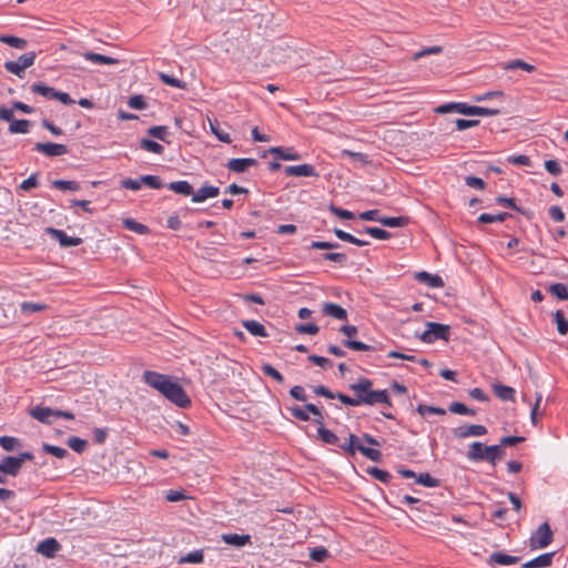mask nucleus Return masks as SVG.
Segmentation results:
<instances>
[{
	"instance_id": "nucleus-20",
	"label": "nucleus",
	"mask_w": 568,
	"mask_h": 568,
	"mask_svg": "<svg viewBox=\"0 0 568 568\" xmlns=\"http://www.w3.org/2000/svg\"><path fill=\"white\" fill-rule=\"evenodd\" d=\"M322 311L326 316H331L336 320L346 321L347 320V312L345 308H343L341 305L326 302L322 306Z\"/></svg>"
},
{
	"instance_id": "nucleus-33",
	"label": "nucleus",
	"mask_w": 568,
	"mask_h": 568,
	"mask_svg": "<svg viewBox=\"0 0 568 568\" xmlns=\"http://www.w3.org/2000/svg\"><path fill=\"white\" fill-rule=\"evenodd\" d=\"M29 129H30V121L29 120H24V119H21V120H11L10 121V125H9V132L12 133V134H18V133H28L29 132Z\"/></svg>"
},
{
	"instance_id": "nucleus-59",
	"label": "nucleus",
	"mask_w": 568,
	"mask_h": 568,
	"mask_svg": "<svg viewBox=\"0 0 568 568\" xmlns=\"http://www.w3.org/2000/svg\"><path fill=\"white\" fill-rule=\"evenodd\" d=\"M305 409L308 413H311L312 415H314V423L320 425V427L324 426L323 413L321 412V409L316 405H314V404H306L305 405Z\"/></svg>"
},
{
	"instance_id": "nucleus-17",
	"label": "nucleus",
	"mask_w": 568,
	"mask_h": 568,
	"mask_svg": "<svg viewBox=\"0 0 568 568\" xmlns=\"http://www.w3.org/2000/svg\"><path fill=\"white\" fill-rule=\"evenodd\" d=\"M268 152L277 160L297 161L301 159V154L293 148L272 146Z\"/></svg>"
},
{
	"instance_id": "nucleus-5",
	"label": "nucleus",
	"mask_w": 568,
	"mask_h": 568,
	"mask_svg": "<svg viewBox=\"0 0 568 568\" xmlns=\"http://www.w3.org/2000/svg\"><path fill=\"white\" fill-rule=\"evenodd\" d=\"M143 381L149 386L156 389L159 393L163 395V393L165 392L170 383L173 381V378L169 375H164L158 372L145 371L143 373Z\"/></svg>"
},
{
	"instance_id": "nucleus-8",
	"label": "nucleus",
	"mask_w": 568,
	"mask_h": 568,
	"mask_svg": "<svg viewBox=\"0 0 568 568\" xmlns=\"http://www.w3.org/2000/svg\"><path fill=\"white\" fill-rule=\"evenodd\" d=\"M33 150L47 156H61L69 152V149L65 144H59L53 142H38L34 144Z\"/></svg>"
},
{
	"instance_id": "nucleus-43",
	"label": "nucleus",
	"mask_w": 568,
	"mask_h": 568,
	"mask_svg": "<svg viewBox=\"0 0 568 568\" xmlns=\"http://www.w3.org/2000/svg\"><path fill=\"white\" fill-rule=\"evenodd\" d=\"M67 445L75 453L81 454L85 450V448L88 446V442L80 437L71 436L68 438Z\"/></svg>"
},
{
	"instance_id": "nucleus-10",
	"label": "nucleus",
	"mask_w": 568,
	"mask_h": 568,
	"mask_svg": "<svg viewBox=\"0 0 568 568\" xmlns=\"http://www.w3.org/2000/svg\"><path fill=\"white\" fill-rule=\"evenodd\" d=\"M486 434L487 428L484 425H463L453 429V435L458 439L470 436H484Z\"/></svg>"
},
{
	"instance_id": "nucleus-49",
	"label": "nucleus",
	"mask_w": 568,
	"mask_h": 568,
	"mask_svg": "<svg viewBox=\"0 0 568 568\" xmlns=\"http://www.w3.org/2000/svg\"><path fill=\"white\" fill-rule=\"evenodd\" d=\"M549 292L559 300L568 301V290L564 283H555L549 286Z\"/></svg>"
},
{
	"instance_id": "nucleus-18",
	"label": "nucleus",
	"mask_w": 568,
	"mask_h": 568,
	"mask_svg": "<svg viewBox=\"0 0 568 568\" xmlns=\"http://www.w3.org/2000/svg\"><path fill=\"white\" fill-rule=\"evenodd\" d=\"M415 278L423 284L433 288H440L444 286L443 278L437 274H430L426 271L417 272Z\"/></svg>"
},
{
	"instance_id": "nucleus-57",
	"label": "nucleus",
	"mask_w": 568,
	"mask_h": 568,
	"mask_svg": "<svg viewBox=\"0 0 568 568\" xmlns=\"http://www.w3.org/2000/svg\"><path fill=\"white\" fill-rule=\"evenodd\" d=\"M141 181L143 184L151 189L159 190L163 186V183L158 175H142Z\"/></svg>"
},
{
	"instance_id": "nucleus-15",
	"label": "nucleus",
	"mask_w": 568,
	"mask_h": 568,
	"mask_svg": "<svg viewBox=\"0 0 568 568\" xmlns=\"http://www.w3.org/2000/svg\"><path fill=\"white\" fill-rule=\"evenodd\" d=\"M285 173L288 176H317V172L312 164L288 165L285 168Z\"/></svg>"
},
{
	"instance_id": "nucleus-27",
	"label": "nucleus",
	"mask_w": 568,
	"mask_h": 568,
	"mask_svg": "<svg viewBox=\"0 0 568 568\" xmlns=\"http://www.w3.org/2000/svg\"><path fill=\"white\" fill-rule=\"evenodd\" d=\"M376 404H384L388 407H392L393 406V403L389 398V395H388V392L387 389H382V390H372L371 393V398H369V402L367 405H376Z\"/></svg>"
},
{
	"instance_id": "nucleus-14",
	"label": "nucleus",
	"mask_w": 568,
	"mask_h": 568,
	"mask_svg": "<svg viewBox=\"0 0 568 568\" xmlns=\"http://www.w3.org/2000/svg\"><path fill=\"white\" fill-rule=\"evenodd\" d=\"M21 468L20 459H17L16 456H6L0 462V470L12 477L18 476Z\"/></svg>"
},
{
	"instance_id": "nucleus-4",
	"label": "nucleus",
	"mask_w": 568,
	"mask_h": 568,
	"mask_svg": "<svg viewBox=\"0 0 568 568\" xmlns=\"http://www.w3.org/2000/svg\"><path fill=\"white\" fill-rule=\"evenodd\" d=\"M552 541V531L548 523H542L529 538V545L532 549L547 547Z\"/></svg>"
},
{
	"instance_id": "nucleus-7",
	"label": "nucleus",
	"mask_w": 568,
	"mask_h": 568,
	"mask_svg": "<svg viewBox=\"0 0 568 568\" xmlns=\"http://www.w3.org/2000/svg\"><path fill=\"white\" fill-rule=\"evenodd\" d=\"M339 332L346 335L348 338L343 341V345L353 351H375L374 346L367 345L359 341L351 339V337L357 334V327L354 325H343Z\"/></svg>"
},
{
	"instance_id": "nucleus-54",
	"label": "nucleus",
	"mask_w": 568,
	"mask_h": 568,
	"mask_svg": "<svg viewBox=\"0 0 568 568\" xmlns=\"http://www.w3.org/2000/svg\"><path fill=\"white\" fill-rule=\"evenodd\" d=\"M160 80L168 85L178 88V89H185L186 84L180 79L173 78L166 73L161 72L159 74Z\"/></svg>"
},
{
	"instance_id": "nucleus-34",
	"label": "nucleus",
	"mask_w": 568,
	"mask_h": 568,
	"mask_svg": "<svg viewBox=\"0 0 568 568\" xmlns=\"http://www.w3.org/2000/svg\"><path fill=\"white\" fill-rule=\"evenodd\" d=\"M510 216H511V214H509L507 212H501L498 214L483 213L478 216L477 221L479 223L487 224V223H495V222H504L505 220H507Z\"/></svg>"
},
{
	"instance_id": "nucleus-23",
	"label": "nucleus",
	"mask_w": 568,
	"mask_h": 568,
	"mask_svg": "<svg viewBox=\"0 0 568 568\" xmlns=\"http://www.w3.org/2000/svg\"><path fill=\"white\" fill-rule=\"evenodd\" d=\"M485 448L487 445L480 442H474L469 445L468 452L466 454L468 460L470 462H481L485 460Z\"/></svg>"
},
{
	"instance_id": "nucleus-2",
	"label": "nucleus",
	"mask_w": 568,
	"mask_h": 568,
	"mask_svg": "<svg viewBox=\"0 0 568 568\" xmlns=\"http://www.w3.org/2000/svg\"><path fill=\"white\" fill-rule=\"evenodd\" d=\"M36 58H37V53L34 51L27 52V53L20 55L14 61H6L4 69L8 72L16 74L20 79H22L24 77L26 69L33 65Z\"/></svg>"
},
{
	"instance_id": "nucleus-19",
	"label": "nucleus",
	"mask_w": 568,
	"mask_h": 568,
	"mask_svg": "<svg viewBox=\"0 0 568 568\" xmlns=\"http://www.w3.org/2000/svg\"><path fill=\"white\" fill-rule=\"evenodd\" d=\"M220 194V189L214 185H203L196 192L193 191L192 202L200 203L210 197H215Z\"/></svg>"
},
{
	"instance_id": "nucleus-60",
	"label": "nucleus",
	"mask_w": 568,
	"mask_h": 568,
	"mask_svg": "<svg viewBox=\"0 0 568 568\" xmlns=\"http://www.w3.org/2000/svg\"><path fill=\"white\" fill-rule=\"evenodd\" d=\"M295 331L297 333H301V334L315 335V334L318 333L320 327L316 324H313V323H302V324H297L295 326Z\"/></svg>"
},
{
	"instance_id": "nucleus-46",
	"label": "nucleus",
	"mask_w": 568,
	"mask_h": 568,
	"mask_svg": "<svg viewBox=\"0 0 568 568\" xmlns=\"http://www.w3.org/2000/svg\"><path fill=\"white\" fill-rule=\"evenodd\" d=\"M367 473L375 479H377L382 483H385V484L389 483V480L392 479V475L387 470L381 469L375 466L369 467L367 469Z\"/></svg>"
},
{
	"instance_id": "nucleus-56",
	"label": "nucleus",
	"mask_w": 568,
	"mask_h": 568,
	"mask_svg": "<svg viewBox=\"0 0 568 568\" xmlns=\"http://www.w3.org/2000/svg\"><path fill=\"white\" fill-rule=\"evenodd\" d=\"M261 369L265 375L274 378L277 383L284 382L283 375L271 364H267V363L263 364Z\"/></svg>"
},
{
	"instance_id": "nucleus-39",
	"label": "nucleus",
	"mask_w": 568,
	"mask_h": 568,
	"mask_svg": "<svg viewBox=\"0 0 568 568\" xmlns=\"http://www.w3.org/2000/svg\"><path fill=\"white\" fill-rule=\"evenodd\" d=\"M0 42L6 43L16 49H24L28 44L27 40L8 34L0 36Z\"/></svg>"
},
{
	"instance_id": "nucleus-41",
	"label": "nucleus",
	"mask_w": 568,
	"mask_h": 568,
	"mask_svg": "<svg viewBox=\"0 0 568 568\" xmlns=\"http://www.w3.org/2000/svg\"><path fill=\"white\" fill-rule=\"evenodd\" d=\"M0 447L6 452H13L14 449L21 447V443L18 438L12 436H1L0 437Z\"/></svg>"
},
{
	"instance_id": "nucleus-12",
	"label": "nucleus",
	"mask_w": 568,
	"mask_h": 568,
	"mask_svg": "<svg viewBox=\"0 0 568 568\" xmlns=\"http://www.w3.org/2000/svg\"><path fill=\"white\" fill-rule=\"evenodd\" d=\"M556 552H546L521 564V568H546L552 565Z\"/></svg>"
},
{
	"instance_id": "nucleus-28",
	"label": "nucleus",
	"mask_w": 568,
	"mask_h": 568,
	"mask_svg": "<svg viewBox=\"0 0 568 568\" xmlns=\"http://www.w3.org/2000/svg\"><path fill=\"white\" fill-rule=\"evenodd\" d=\"M169 190L182 194L184 196H189L193 194V186L184 180L174 181L168 184Z\"/></svg>"
},
{
	"instance_id": "nucleus-9",
	"label": "nucleus",
	"mask_w": 568,
	"mask_h": 568,
	"mask_svg": "<svg viewBox=\"0 0 568 568\" xmlns=\"http://www.w3.org/2000/svg\"><path fill=\"white\" fill-rule=\"evenodd\" d=\"M29 415L42 424L51 425L57 418V409L38 405L29 410Z\"/></svg>"
},
{
	"instance_id": "nucleus-40",
	"label": "nucleus",
	"mask_w": 568,
	"mask_h": 568,
	"mask_svg": "<svg viewBox=\"0 0 568 568\" xmlns=\"http://www.w3.org/2000/svg\"><path fill=\"white\" fill-rule=\"evenodd\" d=\"M552 316L557 325L558 333L560 335H566L568 333V321L565 318L564 312L561 310H557Z\"/></svg>"
},
{
	"instance_id": "nucleus-32",
	"label": "nucleus",
	"mask_w": 568,
	"mask_h": 568,
	"mask_svg": "<svg viewBox=\"0 0 568 568\" xmlns=\"http://www.w3.org/2000/svg\"><path fill=\"white\" fill-rule=\"evenodd\" d=\"M409 219L406 216H383L379 223L387 227H403L408 224Z\"/></svg>"
},
{
	"instance_id": "nucleus-22",
	"label": "nucleus",
	"mask_w": 568,
	"mask_h": 568,
	"mask_svg": "<svg viewBox=\"0 0 568 568\" xmlns=\"http://www.w3.org/2000/svg\"><path fill=\"white\" fill-rule=\"evenodd\" d=\"M504 456L505 449H503L500 444L487 446V448H485V462L493 466H496L497 463L504 458Z\"/></svg>"
},
{
	"instance_id": "nucleus-51",
	"label": "nucleus",
	"mask_w": 568,
	"mask_h": 568,
	"mask_svg": "<svg viewBox=\"0 0 568 568\" xmlns=\"http://www.w3.org/2000/svg\"><path fill=\"white\" fill-rule=\"evenodd\" d=\"M328 557L329 552L324 547H316L310 551V558L316 562H324Z\"/></svg>"
},
{
	"instance_id": "nucleus-1",
	"label": "nucleus",
	"mask_w": 568,
	"mask_h": 568,
	"mask_svg": "<svg viewBox=\"0 0 568 568\" xmlns=\"http://www.w3.org/2000/svg\"><path fill=\"white\" fill-rule=\"evenodd\" d=\"M449 325L428 322L426 323V331L419 335V338L427 344L434 343L437 339L447 342L449 339Z\"/></svg>"
},
{
	"instance_id": "nucleus-62",
	"label": "nucleus",
	"mask_w": 568,
	"mask_h": 568,
	"mask_svg": "<svg viewBox=\"0 0 568 568\" xmlns=\"http://www.w3.org/2000/svg\"><path fill=\"white\" fill-rule=\"evenodd\" d=\"M39 185L38 173H32L27 180L22 181L19 189L22 191H30Z\"/></svg>"
},
{
	"instance_id": "nucleus-55",
	"label": "nucleus",
	"mask_w": 568,
	"mask_h": 568,
	"mask_svg": "<svg viewBox=\"0 0 568 568\" xmlns=\"http://www.w3.org/2000/svg\"><path fill=\"white\" fill-rule=\"evenodd\" d=\"M417 412L422 416L426 414H434V415H445L446 410L444 408L437 407V406H430L425 404H419L417 406Z\"/></svg>"
},
{
	"instance_id": "nucleus-16",
	"label": "nucleus",
	"mask_w": 568,
	"mask_h": 568,
	"mask_svg": "<svg viewBox=\"0 0 568 568\" xmlns=\"http://www.w3.org/2000/svg\"><path fill=\"white\" fill-rule=\"evenodd\" d=\"M257 160L252 158L231 159L226 163V168L235 173L245 172L248 168L257 165Z\"/></svg>"
},
{
	"instance_id": "nucleus-42",
	"label": "nucleus",
	"mask_w": 568,
	"mask_h": 568,
	"mask_svg": "<svg viewBox=\"0 0 568 568\" xmlns=\"http://www.w3.org/2000/svg\"><path fill=\"white\" fill-rule=\"evenodd\" d=\"M448 409L453 414L468 415V416H475L476 415V410L475 409L469 408L465 404L459 403V402H453L449 405Z\"/></svg>"
},
{
	"instance_id": "nucleus-50",
	"label": "nucleus",
	"mask_w": 568,
	"mask_h": 568,
	"mask_svg": "<svg viewBox=\"0 0 568 568\" xmlns=\"http://www.w3.org/2000/svg\"><path fill=\"white\" fill-rule=\"evenodd\" d=\"M42 449L47 454H50L60 459L64 458L69 454L67 449L51 444H43Z\"/></svg>"
},
{
	"instance_id": "nucleus-6",
	"label": "nucleus",
	"mask_w": 568,
	"mask_h": 568,
	"mask_svg": "<svg viewBox=\"0 0 568 568\" xmlns=\"http://www.w3.org/2000/svg\"><path fill=\"white\" fill-rule=\"evenodd\" d=\"M373 382L366 377H361L357 383L351 384L349 389L354 392L359 405H367L373 390Z\"/></svg>"
},
{
	"instance_id": "nucleus-58",
	"label": "nucleus",
	"mask_w": 568,
	"mask_h": 568,
	"mask_svg": "<svg viewBox=\"0 0 568 568\" xmlns=\"http://www.w3.org/2000/svg\"><path fill=\"white\" fill-rule=\"evenodd\" d=\"M322 256L324 260L335 262L339 266H345L347 263V255L344 253H324Z\"/></svg>"
},
{
	"instance_id": "nucleus-36",
	"label": "nucleus",
	"mask_w": 568,
	"mask_h": 568,
	"mask_svg": "<svg viewBox=\"0 0 568 568\" xmlns=\"http://www.w3.org/2000/svg\"><path fill=\"white\" fill-rule=\"evenodd\" d=\"M505 70H515V69H521L526 72H534L536 70V67L532 65V64H529L523 60H519V59H516V60H511V61H508L504 64L503 67Z\"/></svg>"
},
{
	"instance_id": "nucleus-61",
	"label": "nucleus",
	"mask_w": 568,
	"mask_h": 568,
	"mask_svg": "<svg viewBox=\"0 0 568 568\" xmlns=\"http://www.w3.org/2000/svg\"><path fill=\"white\" fill-rule=\"evenodd\" d=\"M211 131L212 133L217 138L219 141L231 143V136L229 133L224 132L223 130H220L219 123L215 121V123L210 122Z\"/></svg>"
},
{
	"instance_id": "nucleus-31",
	"label": "nucleus",
	"mask_w": 568,
	"mask_h": 568,
	"mask_svg": "<svg viewBox=\"0 0 568 568\" xmlns=\"http://www.w3.org/2000/svg\"><path fill=\"white\" fill-rule=\"evenodd\" d=\"M49 306L44 303H36V302H22L20 304V312L23 315H29L31 313L42 312L48 310Z\"/></svg>"
},
{
	"instance_id": "nucleus-47",
	"label": "nucleus",
	"mask_w": 568,
	"mask_h": 568,
	"mask_svg": "<svg viewBox=\"0 0 568 568\" xmlns=\"http://www.w3.org/2000/svg\"><path fill=\"white\" fill-rule=\"evenodd\" d=\"M364 233L371 235L372 237L374 239H377V240H388L390 239V233L383 230V229H379V227H375V226H365L364 230H363Z\"/></svg>"
},
{
	"instance_id": "nucleus-30",
	"label": "nucleus",
	"mask_w": 568,
	"mask_h": 568,
	"mask_svg": "<svg viewBox=\"0 0 568 568\" xmlns=\"http://www.w3.org/2000/svg\"><path fill=\"white\" fill-rule=\"evenodd\" d=\"M495 395L501 400H515V389L510 386L495 384L493 386Z\"/></svg>"
},
{
	"instance_id": "nucleus-26",
	"label": "nucleus",
	"mask_w": 568,
	"mask_h": 568,
	"mask_svg": "<svg viewBox=\"0 0 568 568\" xmlns=\"http://www.w3.org/2000/svg\"><path fill=\"white\" fill-rule=\"evenodd\" d=\"M242 325L245 327V329L252 334L253 336H260V337H266L268 336L265 327L263 324H261L257 321L254 320H245L242 321Z\"/></svg>"
},
{
	"instance_id": "nucleus-13",
	"label": "nucleus",
	"mask_w": 568,
	"mask_h": 568,
	"mask_svg": "<svg viewBox=\"0 0 568 568\" xmlns=\"http://www.w3.org/2000/svg\"><path fill=\"white\" fill-rule=\"evenodd\" d=\"M520 561H521L520 557L510 556V555H507L504 552H494L487 559V564L490 566H494V565L510 566V565L520 564Z\"/></svg>"
},
{
	"instance_id": "nucleus-21",
	"label": "nucleus",
	"mask_w": 568,
	"mask_h": 568,
	"mask_svg": "<svg viewBox=\"0 0 568 568\" xmlns=\"http://www.w3.org/2000/svg\"><path fill=\"white\" fill-rule=\"evenodd\" d=\"M60 547L61 546L57 541V539L47 538L38 545L37 550L41 555H43L48 558H52V557H54L55 552L60 549Z\"/></svg>"
},
{
	"instance_id": "nucleus-37",
	"label": "nucleus",
	"mask_w": 568,
	"mask_h": 568,
	"mask_svg": "<svg viewBox=\"0 0 568 568\" xmlns=\"http://www.w3.org/2000/svg\"><path fill=\"white\" fill-rule=\"evenodd\" d=\"M318 437L322 442L328 445H338L339 438L338 436L333 433L332 430L325 428L324 426L320 427L317 429Z\"/></svg>"
},
{
	"instance_id": "nucleus-35",
	"label": "nucleus",
	"mask_w": 568,
	"mask_h": 568,
	"mask_svg": "<svg viewBox=\"0 0 568 568\" xmlns=\"http://www.w3.org/2000/svg\"><path fill=\"white\" fill-rule=\"evenodd\" d=\"M203 562V550L202 549H199V550H194L187 555H184V556H181L179 559H178V564L179 565H184V564H202Z\"/></svg>"
},
{
	"instance_id": "nucleus-24",
	"label": "nucleus",
	"mask_w": 568,
	"mask_h": 568,
	"mask_svg": "<svg viewBox=\"0 0 568 568\" xmlns=\"http://www.w3.org/2000/svg\"><path fill=\"white\" fill-rule=\"evenodd\" d=\"M82 57L92 63L95 64H118L120 61L115 58L108 57L104 54L95 53V52H84L82 53Z\"/></svg>"
},
{
	"instance_id": "nucleus-38",
	"label": "nucleus",
	"mask_w": 568,
	"mask_h": 568,
	"mask_svg": "<svg viewBox=\"0 0 568 568\" xmlns=\"http://www.w3.org/2000/svg\"><path fill=\"white\" fill-rule=\"evenodd\" d=\"M123 226L126 230L133 231L138 234L144 235L149 233V227L142 223L136 222L133 219H124Z\"/></svg>"
},
{
	"instance_id": "nucleus-11",
	"label": "nucleus",
	"mask_w": 568,
	"mask_h": 568,
	"mask_svg": "<svg viewBox=\"0 0 568 568\" xmlns=\"http://www.w3.org/2000/svg\"><path fill=\"white\" fill-rule=\"evenodd\" d=\"M45 232L55 239L62 247L78 246L82 243V239L69 236L62 230L47 227Z\"/></svg>"
},
{
	"instance_id": "nucleus-3",
	"label": "nucleus",
	"mask_w": 568,
	"mask_h": 568,
	"mask_svg": "<svg viewBox=\"0 0 568 568\" xmlns=\"http://www.w3.org/2000/svg\"><path fill=\"white\" fill-rule=\"evenodd\" d=\"M163 396L181 408L191 406V399L183 387L174 379L170 383Z\"/></svg>"
},
{
	"instance_id": "nucleus-48",
	"label": "nucleus",
	"mask_w": 568,
	"mask_h": 568,
	"mask_svg": "<svg viewBox=\"0 0 568 568\" xmlns=\"http://www.w3.org/2000/svg\"><path fill=\"white\" fill-rule=\"evenodd\" d=\"M358 452L372 462L378 463L382 459V453L378 449L358 446Z\"/></svg>"
},
{
	"instance_id": "nucleus-25",
	"label": "nucleus",
	"mask_w": 568,
	"mask_h": 568,
	"mask_svg": "<svg viewBox=\"0 0 568 568\" xmlns=\"http://www.w3.org/2000/svg\"><path fill=\"white\" fill-rule=\"evenodd\" d=\"M222 539L225 544L232 545L235 547H243L247 544H251V536L245 535H239V534H224L222 535Z\"/></svg>"
},
{
	"instance_id": "nucleus-29",
	"label": "nucleus",
	"mask_w": 568,
	"mask_h": 568,
	"mask_svg": "<svg viewBox=\"0 0 568 568\" xmlns=\"http://www.w3.org/2000/svg\"><path fill=\"white\" fill-rule=\"evenodd\" d=\"M30 90L33 93L40 94V95H42V97H44V98H47L49 100H54L55 99V94L58 92L54 88L48 87V85H45L42 82L33 83L30 87Z\"/></svg>"
},
{
	"instance_id": "nucleus-64",
	"label": "nucleus",
	"mask_w": 568,
	"mask_h": 568,
	"mask_svg": "<svg viewBox=\"0 0 568 568\" xmlns=\"http://www.w3.org/2000/svg\"><path fill=\"white\" fill-rule=\"evenodd\" d=\"M142 181H141V178L139 180H134V179H131V178H126V179H123L121 181V187L125 189V190H132V191H138L141 189L142 186Z\"/></svg>"
},
{
	"instance_id": "nucleus-45",
	"label": "nucleus",
	"mask_w": 568,
	"mask_h": 568,
	"mask_svg": "<svg viewBox=\"0 0 568 568\" xmlns=\"http://www.w3.org/2000/svg\"><path fill=\"white\" fill-rule=\"evenodd\" d=\"M140 145L145 151L154 153V154H162L164 152V148L160 143H158L153 140L142 139L140 141Z\"/></svg>"
},
{
	"instance_id": "nucleus-52",
	"label": "nucleus",
	"mask_w": 568,
	"mask_h": 568,
	"mask_svg": "<svg viewBox=\"0 0 568 568\" xmlns=\"http://www.w3.org/2000/svg\"><path fill=\"white\" fill-rule=\"evenodd\" d=\"M416 483L429 488L437 487L439 484L438 479L432 477L428 473L418 474L416 477Z\"/></svg>"
},
{
	"instance_id": "nucleus-63",
	"label": "nucleus",
	"mask_w": 568,
	"mask_h": 568,
	"mask_svg": "<svg viewBox=\"0 0 568 568\" xmlns=\"http://www.w3.org/2000/svg\"><path fill=\"white\" fill-rule=\"evenodd\" d=\"M128 105L135 110H144L146 108V102L143 95H133L129 99Z\"/></svg>"
},
{
	"instance_id": "nucleus-53",
	"label": "nucleus",
	"mask_w": 568,
	"mask_h": 568,
	"mask_svg": "<svg viewBox=\"0 0 568 568\" xmlns=\"http://www.w3.org/2000/svg\"><path fill=\"white\" fill-rule=\"evenodd\" d=\"M148 134L155 139L166 142V135L169 134V129L165 125L151 126L148 130Z\"/></svg>"
},
{
	"instance_id": "nucleus-44",
	"label": "nucleus",
	"mask_w": 568,
	"mask_h": 568,
	"mask_svg": "<svg viewBox=\"0 0 568 568\" xmlns=\"http://www.w3.org/2000/svg\"><path fill=\"white\" fill-rule=\"evenodd\" d=\"M52 186L62 191L75 192L80 190V185L77 181L54 180Z\"/></svg>"
}]
</instances>
